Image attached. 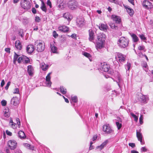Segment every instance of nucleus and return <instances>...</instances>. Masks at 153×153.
<instances>
[{"instance_id":"13","label":"nucleus","mask_w":153,"mask_h":153,"mask_svg":"<svg viewBox=\"0 0 153 153\" xmlns=\"http://www.w3.org/2000/svg\"><path fill=\"white\" fill-rule=\"evenodd\" d=\"M3 112L4 115L6 117H10V112L9 111V109L8 107H5L3 109Z\"/></svg>"},{"instance_id":"3","label":"nucleus","mask_w":153,"mask_h":153,"mask_svg":"<svg viewBox=\"0 0 153 153\" xmlns=\"http://www.w3.org/2000/svg\"><path fill=\"white\" fill-rule=\"evenodd\" d=\"M128 40L127 38L124 37H121L118 41V44L122 48H125L128 45Z\"/></svg>"},{"instance_id":"17","label":"nucleus","mask_w":153,"mask_h":153,"mask_svg":"<svg viewBox=\"0 0 153 153\" xmlns=\"http://www.w3.org/2000/svg\"><path fill=\"white\" fill-rule=\"evenodd\" d=\"M58 7L59 10H62L66 6V4L64 3L63 0H60L59 3H58Z\"/></svg>"},{"instance_id":"61","label":"nucleus","mask_w":153,"mask_h":153,"mask_svg":"<svg viewBox=\"0 0 153 153\" xmlns=\"http://www.w3.org/2000/svg\"><path fill=\"white\" fill-rule=\"evenodd\" d=\"M5 84V82L4 81V79H3L1 82V87H3L4 85Z\"/></svg>"},{"instance_id":"5","label":"nucleus","mask_w":153,"mask_h":153,"mask_svg":"<svg viewBox=\"0 0 153 153\" xmlns=\"http://www.w3.org/2000/svg\"><path fill=\"white\" fill-rule=\"evenodd\" d=\"M21 6L25 10H29L31 7V4L29 0H22L21 2Z\"/></svg>"},{"instance_id":"21","label":"nucleus","mask_w":153,"mask_h":153,"mask_svg":"<svg viewBox=\"0 0 153 153\" xmlns=\"http://www.w3.org/2000/svg\"><path fill=\"white\" fill-rule=\"evenodd\" d=\"M15 46L16 48L18 50H20L22 48V43L19 40H17L16 41Z\"/></svg>"},{"instance_id":"27","label":"nucleus","mask_w":153,"mask_h":153,"mask_svg":"<svg viewBox=\"0 0 153 153\" xmlns=\"http://www.w3.org/2000/svg\"><path fill=\"white\" fill-rule=\"evenodd\" d=\"M9 125L13 129L16 128L17 127V125L13 122L12 119L11 118H10Z\"/></svg>"},{"instance_id":"16","label":"nucleus","mask_w":153,"mask_h":153,"mask_svg":"<svg viewBox=\"0 0 153 153\" xmlns=\"http://www.w3.org/2000/svg\"><path fill=\"white\" fill-rule=\"evenodd\" d=\"M152 3L149 1L145 0L144 1L143 3V6L146 9H148L151 8L150 7Z\"/></svg>"},{"instance_id":"15","label":"nucleus","mask_w":153,"mask_h":153,"mask_svg":"<svg viewBox=\"0 0 153 153\" xmlns=\"http://www.w3.org/2000/svg\"><path fill=\"white\" fill-rule=\"evenodd\" d=\"M11 103L15 106H17L19 103V98L16 97H13L11 100Z\"/></svg>"},{"instance_id":"14","label":"nucleus","mask_w":153,"mask_h":153,"mask_svg":"<svg viewBox=\"0 0 153 153\" xmlns=\"http://www.w3.org/2000/svg\"><path fill=\"white\" fill-rule=\"evenodd\" d=\"M123 6L126 9V11L131 16H132L134 13V11L133 9L129 7L128 6L123 4Z\"/></svg>"},{"instance_id":"30","label":"nucleus","mask_w":153,"mask_h":153,"mask_svg":"<svg viewBox=\"0 0 153 153\" xmlns=\"http://www.w3.org/2000/svg\"><path fill=\"white\" fill-rule=\"evenodd\" d=\"M131 37L133 39V41L134 42H137L139 40V38L134 33H130Z\"/></svg>"},{"instance_id":"42","label":"nucleus","mask_w":153,"mask_h":153,"mask_svg":"<svg viewBox=\"0 0 153 153\" xmlns=\"http://www.w3.org/2000/svg\"><path fill=\"white\" fill-rule=\"evenodd\" d=\"M131 66V64L130 63L127 62L126 65L125 66V68L126 70L128 71L129 70Z\"/></svg>"},{"instance_id":"38","label":"nucleus","mask_w":153,"mask_h":153,"mask_svg":"<svg viewBox=\"0 0 153 153\" xmlns=\"http://www.w3.org/2000/svg\"><path fill=\"white\" fill-rule=\"evenodd\" d=\"M19 56V55L17 54L15 52L13 57V63L14 64H16V61L17 60Z\"/></svg>"},{"instance_id":"23","label":"nucleus","mask_w":153,"mask_h":153,"mask_svg":"<svg viewBox=\"0 0 153 153\" xmlns=\"http://www.w3.org/2000/svg\"><path fill=\"white\" fill-rule=\"evenodd\" d=\"M89 40L92 42L94 39V31L91 29L89 30Z\"/></svg>"},{"instance_id":"64","label":"nucleus","mask_w":153,"mask_h":153,"mask_svg":"<svg viewBox=\"0 0 153 153\" xmlns=\"http://www.w3.org/2000/svg\"><path fill=\"white\" fill-rule=\"evenodd\" d=\"M134 0H128V1L132 5H134Z\"/></svg>"},{"instance_id":"31","label":"nucleus","mask_w":153,"mask_h":153,"mask_svg":"<svg viewBox=\"0 0 153 153\" xmlns=\"http://www.w3.org/2000/svg\"><path fill=\"white\" fill-rule=\"evenodd\" d=\"M24 146L27 149H29L31 150H33L34 147L32 145H31L27 143H24L23 144Z\"/></svg>"},{"instance_id":"63","label":"nucleus","mask_w":153,"mask_h":153,"mask_svg":"<svg viewBox=\"0 0 153 153\" xmlns=\"http://www.w3.org/2000/svg\"><path fill=\"white\" fill-rule=\"evenodd\" d=\"M97 135H94L93 138H92V140L93 141H94L97 138Z\"/></svg>"},{"instance_id":"32","label":"nucleus","mask_w":153,"mask_h":153,"mask_svg":"<svg viewBox=\"0 0 153 153\" xmlns=\"http://www.w3.org/2000/svg\"><path fill=\"white\" fill-rule=\"evenodd\" d=\"M140 99L142 102L146 103L147 101L149 100L147 96L144 95H143L140 97Z\"/></svg>"},{"instance_id":"46","label":"nucleus","mask_w":153,"mask_h":153,"mask_svg":"<svg viewBox=\"0 0 153 153\" xmlns=\"http://www.w3.org/2000/svg\"><path fill=\"white\" fill-rule=\"evenodd\" d=\"M53 36L55 38H56L58 36V35L57 33L55 31H53Z\"/></svg>"},{"instance_id":"51","label":"nucleus","mask_w":153,"mask_h":153,"mask_svg":"<svg viewBox=\"0 0 153 153\" xmlns=\"http://www.w3.org/2000/svg\"><path fill=\"white\" fill-rule=\"evenodd\" d=\"M47 5L49 6L50 8H51L52 7V4L51 1L49 0H48L47 1Z\"/></svg>"},{"instance_id":"58","label":"nucleus","mask_w":153,"mask_h":153,"mask_svg":"<svg viewBox=\"0 0 153 153\" xmlns=\"http://www.w3.org/2000/svg\"><path fill=\"white\" fill-rule=\"evenodd\" d=\"M71 36L73 39H75L76 38V34L75 33L71 35Z\"/></svg>"},{"instance_id":"2","label":"nucleus","mask_w":153,"mask_h":153,"mask_svg":"<svg viewBox=\"0 0 153 153\" xmlns=\"http://www.w3.org/2000/svg\"><path fill=\"white\" fill-rule=\"evenodd\" d=\"M35 48L38 52L43 51L45 49L44 43L40 40L36 41L34 43Z\"/></svg>"},{"instance_id":"34","label":"nucleus","mask_w":153,"mask_h":153,"mask_svg":"<svg viewBox=\"0 0 153 153\" xmlns=\"http://www.w3.org/2000/svg\"><path fill=\"white\" fill-rule=\"evenodd\" d=\"M82 54L85 57L88 58L90 61H91V56L90 53L85 52H83L82 53Z\"/></svg>"},{"instance_id":"22","label":"nucleus","mask_w":153,"mask_h":153,"mask_svg":"<svg viewBox=\"0 0 153 153\" xmlns=\"http://www.w3.org/2000/svg\"><path fill=\"white\" fill-rule=\"evenodd\" d=\"M108 143V140H106L103 142L100 146H97L96 147L97 149H99L100 150L102 149Z\"/></svg>"},{"instance_id":"19","label":"nucleus","mask_w":153,"mask_h":153,"mask_svg":"<svg viewBox=\"0 0 153 153\" xmlns=\"http://www.w3.org/2000/svg\"><path fill=\"white\" fill-rule=\"evenodd\" d=\"M26 50L28 53H31L34 50L33 45L31 44L28 45L27 46Z\"/></svg>"},{"instance_id":"36","label":"nucleus","mask_w":153,"mask_h":153,"mask_svg":"<svg viewBox=\"0 0 153 153\" xmlns=\"http://www.w3.org/2000/svg\"><path fill=\"white\" fill-rule=\"evenodd\" d=\"M30 60L29 59L25 56H24L23 63H24L27 64L30 63Z\"/></svg>"},{"instance_id":"60","label":"nucleus","mask_w":153,"mask_h":153,"mask_svg":"<svg viewBox=\"0 0 153 153\" xmlns=\"http://www.w3.org/2000/svg\"><path fill=\"white\" fill-rule=\"evenodd\" d=\"M110 26L111 28H112V29L116 27L115 25L113 24H110Z\"/></svg>"},{"instance_id":"40","label":"nucleus","mask_w":153,"mask_h":153,"mask_svg":"<svg viewBox=\"0 0 153 153\" xmlns=\"http://www.w3.org/2000/svg\"><path fill=\"white\" fill-rule=\"evenodd\" d=\"M24 56H20L19 57L17 60V61L18 63H22V62H23Z\"/></svg>"},{"instance_id":"29","label":"nucleus","mask_w":153,"mask_h":153,"mask_svg":"<svg viewBox=\"0 0 153 153\" xmlns=\"http://www.w3.org/2000/svg\"><path fill=\"white\" fill-rule=\"evenodd\" d=\"M99 28L101 30L106 31L107 29L108 26L106 24H101L100 25Z\"/></svg>"},{"instance_id":"52","label":"nucleus","mask_w":153,"mask_h":153,"mask_svg":"<svg viewBox=\"0 0 153 153\" xmlns=\"http://www.w3.org/2000/svg\"><path fill=\"white\" fill-rule=\"evenodd\" d=\"M10 83H11V82H7L6 86L5 87V88L6 90H7L8 89L9 86L10 85Z\"/></svg>"},{"instance_id":"54","label":"nucleus","mask_w":153,"mask_h":153,"mask_svg":"<svg viewBox=\"0 0 153 153\" xmlns=\"http://www.w3.org/2000/svg\"><path fill=\"white\" fill-rule=\"evenodd\" d=\"M40 18L39 17L36 16L35 17V21L36 22H39L40 21Z\"/></svg>"},{"instance_id":"37","label":"nucleus","mask_w":153,"mask_h":153,"mask_svg":"<svg viewBox=\"0 0 153 153\" xmlns=\"http://www.w3.org/2000/svg\"><path fill=\"white\" fill-rule=\"evenodd\" d=\"M41 2L42 5L41 8L43 11L45 12H46L47 11V9L45 5V3L43 1H41Z\"/></svg>"},{"instance_id":"53","label":"nucleus","mask_w":153,"mask_h":153,"mask_svg":"<svg viewBox=\"0 0 153 153\" xmlns=\"http://www.w3.org/2000/svg\"><path fill=\"white\" fill-rule=\"evenodd\" d=\"M128 145L132 148H134L135 146V144L134 143H129L128 144Z\"/></svg>"},{"instance_id":"50","label":"nucleus","mask_w":153,"mask_h":153,"mask_svg":"<svg viewBox=\"0 0 153 153\" xmlns=\"http://www.w3.org/2000/svg\"><path fill=\"white\" fill-rule=\"evenodd\" d=\"M13 93L14 94H18L19 93V89L18 88H15L13 92Z\"/></svg>"},{"instance_id":"48","label":"nucleus","mask_w":153,"mask_h":153,"mask_svg":"<svg viewBox=\"0 0 153 153\" xmlns=\"http://www.w3.org/2000/svg\"><path fill=\"white\" fill-rule=\"evenodd\" d=\"M1 103L2 106H5L7 104V101L4 100H3L1 101Z\"/></svg>"},{"instance_id":"8","label":"nucleus","mask_w":153,"mask_h":153,"mask_svg":"<svg viewBox=\"0 0 153 153\" xmlns=\"http://www.w3.org/2000/svg\"><path fill=\"white\" fill-rule=\"evenodd\" d=\"M126 58V56L121 53H117L115 56V59L120 62H124Z\"/></svg>"},{"instance_id":"47","label":"nucleus","mask_w":153,"mask_h":153,"mask_svg":"<svg viewBox=\"0 0 153 153\" xmlns=\"http://www.w3.org/2000/svg\"><path fill=\"white\" fill-rule=\"evenodd\" d=\"M140 150L142 152H146L147 151V149L146 147H143L140 149Z\"/></svg>"},{"instance_id":"39","label":"nucleus","mask_w":153,"mask_h":153,"mask_svg":"<svg viewBox=\"0 0 153 153\" xmlns=\"http://www.w3.org/2000/svg\"><path fill=\"white\" fill-rule=\"evenodd\" d=\"M136 135L138 140L142 139V134L140 132L138 131L137 130L136 131Z\"/></svg>"},{"instance_id":"24","label":"nucleus","mask_w":153,"mask_h":153,"mask_svg":"<svg viewBox=\"0 0 153 153\" xmlns=\"http://www.w3.org/2000/svg\"><path fill=\"white\" fill-rule=\"evenodd\" d=\"M34 69L32 66L31 65L27 66V72L30 76H32L33 74Z\"/></svg>"},{"instance_id":"26","label":"nucleus","mask_w":153,"mask_h":153,"mask_svg":"<svg viewBox=\"0 0 153 153\" xmlns=\"http://www.w3.org/2000/svg\"><path fill=\"white\" fill-rule=\"evenodd\" d=\"M51 48L52 53H58L57 47L55 46L54 45H52L51 44Z\"/></svg>"},{"instance_id":"33","label":"nucleus","mask_w":153,"mask_h":153,"mask_svg":"<svg viewBox=\"0 0 153 153\" xmlns=\"http://www.w3.org/2000/svg\"><path fill=\"white\" fill-rule=\"evenodd\" d=\"M142 66L145 71L146 72L148 71V65L146 62H143L142 64Z\"/></svg>"},{"instance_id":"6","label":"nucleus","mask_w":153,"mask_h":153,"mask_svg":"<svg viewBox=\"0 0 153 153\" xmlns=\"http://www.w3.org/2000/svg\"><path fill=\"white\" fill-rule=\"evenodd\" d=\"M17 143L16 141L13 140H9L8 142V145L12 150H14L17 146Z\"/></svg>"},{"instance_id":"25","label":"nucleus","mask_w":153,"mask_h":153,"mask_svg":"<svg viewBox=\"0 0 153 153\" xmlns=\"http://www.w3.org/2000/svg\"><path fill=\"white\" fill-rule=\"evenodd\" d=\"M49 67L48 65L45 64L44 62H42L40 64V67L44 71L47 70L48 68Z\"/></svg>"},{"instance_id":"20","label":"nucleus","mask_w":153,"mask_h":153,"mask_svg":"<svg viewBox=\"0 0 153 153\" xmlns=\"http://www.w3.org/2000/svg\"><path fill=\"white\" fill-rule=\"evenodd\" d=\"M58 29L60 31L66 32L68 31L69 29V28L65 26H60L59 27Z\"/></svg>"},{"instance_id":"45","label":"nucleus","mask_w":153,"mask_h":153,"mask_svg":"<svg viewBox=\"0 0 153 153\" xmlns=\"http://www.w3.org/2000/svg\"><path fill=\"white\" fill-rule=\"evenodd\" d=\"M139 36L140 38L141 39H142V40H145L146 39V38L145 36L144 35H143V34L139 35Z\"/></svg>"},{"instance_id":"35","label":"nucleus","mask_w":153,"mask_h":153,"mask_svg":"<svg viewBox=\"0 0 153 153\" xmlns=\"http://www.w3.org/2000/svg\"><path fill=\"white\" fill-rule=\"evenodd\" d=\"M60 92L63 94H65L66 93V89L63 86H61L60 88Z\"/></svg>"},{"instance_id":"55","label":"nucleus","mask_w":153,"mask_h":153,"mask_svg":"<svg viewBox=\"0 0 153 153\" xmlns=\"http://www.w3.org/2000/svg\"><path fill=\"white\" fill-rule=\"evenodd\" d=\"M6 133L8 135L11 136L12 135V133L8 130L6 131Z\"/></svg>"},{"instance_id":"28","label":"nucleus","mask_w":153,"mask_h":153,"mask_svg":"<svg viewBox=\"0 0 153 153\" xmlns=\"http://www.w3.org/2000/svg\"><path fill=\"white\" fill-rule=\"evenodd\" d=\"M19 137L21 139H24L26 138V136L24 132L22 131H20L18 133Z\"/></svg>"},{"instance_id":"49","label":"nucleus","mask_w":153,"mask_h":153,"mask_svg":"<svg viewBox=\"0 0 153 153\" xmlns=\"http://www.w3.org/2000/svg\"><path fill=\"white\" fill-rule=\"evenodd\" d=\"M143 115H141L139 118V121L141 124H142L143 123Z\"/></svg>"},{"instance_id":"1","label":"nucleus","mask_w":153,"mask_h":153,"mask_svg":"<svg viewBox=\"0 0 153 153\" xmlns=\"http://www.w3.org/2000/svg\"><path fill=\"white\" fill-rule=\"evenodd\" d=\"M105 37V35L103 33L99 34L96 46L97 49H100L103 47Z\"/></svg>"},{"instance_id":"56","label":"nucleus","mask_w":153,"mask_h":153,"mask_svg":"<svg viewBox=\"0 0 153 153\" xmlns=\"http://www.w3.org/2000/svg\"><path fill=\"white\" fill-rule=\"evenodd\" d=\"M16 121L17 122L18 125V126L19 127H20V122L19 121V119L18 118H17L16 119Z\"/></svg>"},{"instance_id":"10","label":"nucleus","mask_w":153,"mask_h":153,"mask_svg":"<svg viewBox=\"0 0 153 153\" xmlns=\"http://www.w3.org/2000/svg\"><path fill=\"white\" fill-rule=\"evenodd\" d=\"M51 73H49L47 75L46 77V82L45 86L50 87L51 84V82L50 81L51 76L50 75Z\"/></svg>"},{"instance_id":"4","label":"nucleus","mask_w":153,"mask_h":153,"mask_svg":"<svg viewBox=\"0 0 153 153\" xmlns=\"http://www.w3.org/2000/svg\"><path fill=\"white\" fill-rule=\"evenodd\" d=\"M68 5L69 8L72 10H76L78 7V2L75 0L69 1L68 3Z\"/></svg>"},{"instance_id":"12","label":"nucleus","mask_w":153,"mask_h":153,"mask_svg":"<svg viewBox=\"0 0 153 153\" xmlns=\"http://www.w3.org/2000/svg\"><path fill=\"white\" fill-rule=\"evenodd\" d=\"M63 16L69 22H70L71 20L73 18L72 16L68 12L64 13L63 15Z\"/></svg>"},{"instance_id":"11","label":"nucleus","mask_w":153,"mask_h":153,"mask_svg":"<svg viewBox=\"0 0 153 153\" xmlns=\"http://www.w3.org/2000/svg\"><path fill=\"white\" fill-rule=\"evenodd\" d=\"M103 131L106 133H110L112 131V130L108 125H105L103 126Z\"/></svg>"},{"instance_id":"43","label":"nucleus","mask_w":153,"mask_h":153,"mask_svg":"<svg viewBox=\"0 0 153 153\" xmlns=\"http://www.w3.org/2000/svg\"><path fill=\"white\" fill-rule=\"evenodd\" d=\"M130 114L134 118L135 121L137 122L138 119V117L132 113H131Z\"/></svg>"},{"instance_id":"9","label":"nucleus","mask_w":153,"mask_h":153,"mask_svg":"<svg viewBox=\"0 0 153 153\" xmlns=\"http://www.w3.org/2000/svg\"><path fill=\"white\" fill-rule=\"evenodd\" d=\"M84 19L82 17H79L77 18L76 20V25L79 27H82L84 25L85 22Z\"/></svg>"},{"instance_id":"41","label":"nucleus","mask_w":153,"mask_h":153,"mask_svg":"<svg viewBox=\"0 0 153 153\" xmlns=\"http://www.w3.org/2000/svg\"><path fill=\"white\" fill-rule=\"evenodd\" d=\"M71 100L72 102L76 103L77 101V98L76 96L71 97Z\"/></svg>"},{"instance_id":"62","label":"nucleus","mask_w":153,"mask_h":153,"mask_svg":"<svg viewBox=\"0 0 153 153\" xmlns=\"http://www.w3.org/2000/svg\"><path fill=\"white\" fill-rule=\"evenodd\" d=\"M32 12L34 14H35L36 13V11L35 8L34 7L32 9Z\"/></svg>"},{"instance_id":"59","label":"nucleus","mask_w":153,"mask_h":153,"mask_svg":"<svg viewBox=\"0 0 153 153\" xmlns=\"http://www.w3.org/2000/svg\"><path fill=\"white\" fill-rule=\"evenodd\" d=\"M138 49L140 50H143L144 49V47L143 46H140L138 47Z\"/></svg>"},{"instance_id":"7","label":"nucleus","mask_w":153,"mask_h":153,"mask_svg":"<svg viewBox=\"0 0 153 153\" xmlns=\"http://www.w3.org/2000/svg\"><path fill=\"white\" fill-rule=\"evenodd\" d=\"M110 68L109 65L106 63L104 62L101 64L100 69L102 71L105 72H108Z\"/></svg>"},{"instance_id":"57","label":"nucleus","mask_w":153,"mask_h":153,"mask_svg":"<svg viewBox=\"0 0 153 153\" xmlns=\"http://www.w3.org/2000/svg\"><path fill=\"white\" fill-rule=\"evenodd\" d=\"M5 51L9 53H10V49L9 48H7L5 49Z\"/></svg>"},{"instance_id":"18","label":"nucleus","mask_w":153,"mask_h":153,"mask_svg":"<svg viewBox=\"0 0 153 153\" xmlns=\"http://www.w3.org/2000/svg\"><path fill=\"white\" fill-rule=\"evenodd\" d=\"M111 18L117 23H120L121 22V19L119 16L113 15L111 16Z\"/></svg>"},{"instance_id":"44","label":"nucleus","mask_w":153,"mask_h":153,"mask_svg":"<svg viewBox=\"0 0 153 153\" xmlns=\"http://www.w3.org/2000/svg\"><path fill=\"white\" fill-rule=\"evenodd\" d=\"M116 124L118 129H120L122 126L121 123H120L118 122H116Z\"/></svg>"}]
</instances>
